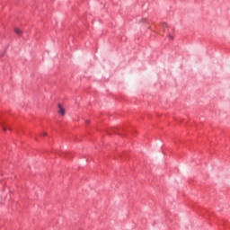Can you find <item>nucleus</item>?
<instances>
[{"label":"nucleus","mask_w":230,"mask_h":230,"mask_svg":"<svg viewBox=\"0 0 230 230\" xmlns=\"http://www.w3.org/2000/svg\"><path fill=\"white\" fill-rule=\"evenodd\" d=\"M8 129L12 131V128H8Z\"/></svg>","instance_id":"6e6552de"},{"label":"nucleus","mask_w":230,"mask_h":230,"mask_svg":"<svg viewBox=\"0 0 230 230\" xmlns=\"http://www.w3.org/2000/svg\"><path fill=\"white\" fill-rule=\"evenodd\" d=\"M168 37H169L170 40H173V39H174L173 35H172V34H169Z\"/></svg>","instance_id":"39448f33"},{"label":"nucleus","mask_w":230,"mask_h":230,"mask_svg":"<svg viewBox=\"0 0 230 230\" xmlns=\"http://www.w3.org/2000/svg\"><path fill=\"white\" fill-rule=\"evenodd\" d=\"M86 123H89V120H86Z\"/></svg>","instance_id":"1a4fd4ad"},{"label":"nucleus","mask_w":230,"mask_h":230,"mask_svg":"<svg viewBox=\"0 0 230 230\" xmlns=\"http://www.w3.org/2000/svg\"><path fill=\"white\" fill-rule=\"evenodd\" d=\"M0 125L4 132H6V130H8V128L4 125V123H0Z\"/></svg>","instance_id":"20e7f679"},{"label":"nucleus","mask_w":230,"mask_h":230,"mask_svg":"<svg viewBox=\"0 0 230 230\" xmlns=\"http://www.w3.org/2000/svg\"><path fill=\"white\" fill-rule=\"evenodd\" d=\"M145 22H148V19L142 18V19L139 20V24H145Z\"/></svg>","instance_id":"7ed1b4c3"},{"label":"nucleus","mask_w":230,"mask_h":230,"mask_svg":"<svg viewBox=\"0 0 230 230\" xmlns=\"http://www.w3.org/2000/svg\"><path fill=\"white\" fill-rule=\"evenodd\" d=\"M58 114L60 116H66V109H64V107H62V104H58Z\"/></svg>","instance_id":"f257e3e1"},{"label":"nucleus","mask_w":230,"mask_h":230,"mask_svg":"<svg viewBox=\"0 0 230 230\" xmlns=\"http://www.w3.org/2000/svg\"><path fill=\"white\" fill-rule=\"evenodd\" d=\"M41 136H48V133L43 132V133L41 134Z\"/></svg>","instance_id":"0eeeda50"},{"label":"nucleus","mask_w":230,"mask_h":230,"mask_svg":"<svg viewBox=\"0 0 230 230\" xmlns=\"http://www.w3.org/2000/svg\"><path fill=\"white\" fill-rule=\"evenodd\" d=\"M167 26H168V25H167L166 23H164V22L162 23V27H163V28H166Z\"/></svg>","instance_id":"423d86ee"},{"label":"nucleus","mask_w":230,"mask_h":230,"mask_svg":"<svg viewBox=\"0 0 230 230\" xmlns=\"http://www.w3.org/2000/svg\"><path fill=\"white\" fill-rule=\"evenodd\" d=\"M14 33H16V35H22V31L19 28L15 27Z\"/></svg>","instance_id":"f03ea898"}]
</instances>
